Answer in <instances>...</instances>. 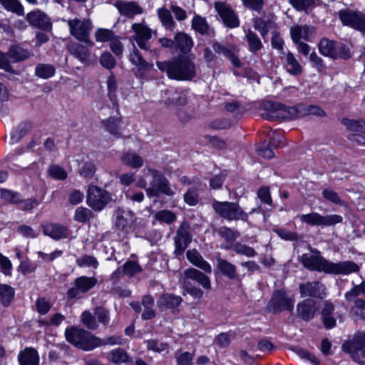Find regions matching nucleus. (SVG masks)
I'll list each match as a JSON object with an SVG mask.
<instances>
[{"label":"nucleus","mask_w":365,"mask_h":365,"mask_svg":"<svg viewBox=\"0 0 365 365\" xmlns=\"http://www.w3.org/2000/svg\"><path fill=\"white\" fill-rule=\"evenodd\" d=\"M302 264L312 271L322 272L329 274L348 275L358 272L359 266L352 261L333 262L318 255L303 254L301 257Z\"/></svg>","instance_id":"nucleus-1"},{"label":"nucleus","mask_w":365,"mask_h":365,"mask_svg":"<svg viewBox=\"0 0 365 365\" xmlns=\"http://www.w3.org/2000/svg\"><path fill=\"white\" fill-rule=\"evenodd\" d=\"M159 70L165 72L169 78L178 81H190L196 75L194 62L185 56H178L168 61H157Z\"/></svg>","instance_id":"nucleus-2"},{"label":"nucleus","mask_w":365,"mask_h":365,"mask_svg":"<svg viewBox=\"0 0 365 365\" xmlns=\"http://www.w3.org/2000/svg\"><path fill=\"white\" fill-rule=\"evenodd\" d=\"M146 177H150L149 186L147 187V181L143 178H140L135 182V185L140 188H145L148 197H157L162 193L168 196H173L175 192L170 186L168 179L163 174L155 169L148 168L145 174Z\"/></svg>","instance_id":"nucleus-3"},{"label":"nucleus","mask_w":365,"mask_h":365,"mask_svg":"<svg viewBox=\"0 0 365 365\" xmlns=\"http://www.w3.org/2000/svg\"><path fill=\"white\" fill-rule=\"evenodd\" d=\"M65 336L68 342L83 351H91L101 346L100 338L82 329L68 328Z\"/></svg>","instance_id":"nucleus-4"},{"label":"nucleus","mask_w":365,"mask_h":365,"mask_svg":"<svg viewBox=\"0 0 365 365\" xmlns=\"http://www.w3.org/2000/svg\"><path fill=\"white\" fill-rule=\"evenodd\" d=\"M212 207L220 217L229 220L247 221L250 214L258 212L257 209H252L249 213L245 212L239 204L233 202H220L214 200Z\"/></svg>","instance_id":"nucleus-5"},{"label":"nucleus","mask_w":365,"mask_h":365,"mask_svg":"<svg viewBox=\"0 0 365 365\" xmlns=\"http://www.w3.org/2000/svg\"><path fill=\"white\" fill-rule=\"evenodd\" d=\"M70 34L79 41L93 47V42L90 38L93 25L89 19L74 18L66 21Z\"/></svg>","instance_id":"nucleus-6"},{"label":"nucleus","mask_w":365,"mask_h":365,"mask_svg":"<svg viewBox=\"0 0 365 365\" xmlns=\"http://www.w3.org/2000/svg\"><path fill=\"white\" fill-rule=\"evenodd\" d=\"M342 349L349 354L354 361L365 365V362L360 361V357L365 358V332L356 333L351 340L342 344Z\"/></svg>","instance_id":"nucleus-7"},{"label":"nucleus","mask_w":365,"mask_h":365,"mask_svg":"<svg viewBox=\"0 0 365 365\" xmlns=\"http://www.w3.org/2000/svg\"><path fill=\"white\" fill-rule=\"evenodd\" d=\"M300 221L309 226H332L342 222L343 217L339 215H322L318 212L301 215Z\"/></svg>","instance_id":"nucleus-8"},{"label":"nucleus","mask_w":365,"mask_h":365,"mask_svg":"<svg viewBox=\"0 0 365 365\" xmlns=\"http://www.w3.org/2000/svg\"><path fill=\"white\" fill-rule=\"evenodd\" d=\"M293 309L294 299L289 298L282 291L274 292L267 306V311L272 313H278L284 310L292 311Z\"/></svg>","instance_id":"nucleus-9"},{"label":"nucleus","mask_w":365,"mask_h":365,"mask_svg":"<svg viewBox=\"0 0 365 365\" xmlns=\"http://www.w3.org/2000/svg\"><path fill=\"white\" fill-rule=\"evenodd\" d=\"M110 200L109 193L97 186H91L88 190V205L95 210H101Z\"/></svg>","instance_id":"nucleus-10"},{"label":"nucleus","mask_w":365,"mask_h":365,"mask_svg":"<svg viewBox=\"0 0 365 365\" xmlns=\"http://www.w3.org/2000/svg\"><path fill=\"white\" fill-rule=\"evenodd\" d=\"M98 282L96 277L81 276L74 281V286L67 291V297L70 299L80 298L92 289Z\"/></svg>","instance_id":"nucleus-11"},{"label":"nucleus","mask_w":365,"mask_h":365,"mask_svg":"<svg viewBox=\"0 0 365 365\" xmlns=\"http://www.w3.org/2000/svg\"><path fill=\"white\" fill-rule=\"evenodd\" d=\"M340 20L346 26H351L365 33V14L360 11L350 10L341 11L339 13Z\"/></svg>","instance_id":"nucleus-12"},{"label":"nucleus","mask_w":365,"mask_h":365,"mask_svg":"<svg viewBox=\"0 0 365 365\" xmlns=\"http://www.w3.org/2000/svg\"><path fill=\"white\" fill-rule=\"evenodd\" d=\"M342 123L350 131L354 132L349 136V140L357 145L365 144V121L355 120L348 118L342 120Z\"/></svg>","instance_id":"nucleus-13"},{"label":"nucleus","mask_w":365,"mask_h":365,"mask_svg":"<svg viewBox=\"0 0 365 365\" xmlns=\"http://www.w3.org/2000/svg\"><path fill=\"white\" fill-rule=\"evenodd\" d=\"M215 9L226 26L232 29L240 26L237 16L228 5L222 2H215Z\"/></svg>","instance_id":"nucleus-14"},{"label":"nucleus","mask_w":365,"mask_h":365,"mask_svg":"<svg viewBox=\"0 0 365 365\" xmlns=\"http://www.w3.org/2000/svg\"><path fill=\"white\" fill-rule=\"evenodd\" d=\"M191 242V235L188 225L183 222L177 232L175 238V254L181 255Z\"/></svg>","instance_id":"nucleus-15"},{"label":"nucleus","mask_w":365,"mask_h":365,"mask_svg":"<svg viewBox=\"0 0 365 365\" xmlns=\"http://www.w3.org/2000/svg\"><path fill=\"white\" fill-rule=\"evenodd\" d=\"M27 21L33 26L46 30L51 27L48 16L39 9H35L26 14Z\"/></svg>","instance_id":"nucleus-16"},{"label":"nucleus","mask_w":365,"mask_h":365,"mask_svg":"<svg viewBox=\"0 0 365 365\" xmlns=\"http://www.w3.org/2000/svg\"><path fill=\"white\" fill-rule=\"evenodd\" d=\"M317 311L316 302L314 299H307L297 306V316L304 321L311 320Z\"/></svg>","instance_id":"nucleus-17"},{"label":"nucleus","mask_w":365,"mask_h":365,"mask_svg":"<svg viewBox=\"0 0 365 365\" xmlns=\"http://www.w3.org/2000/svg\"><path fill=\"white\" fill-rule=\"evenodd\" d=\"M43 232L51 238L58 240L69 235L68 227L57 223H48L43 226Z\"/></svg>","instance_id":"nucleus-18"},{"label":"nucleus","mask_w":365,"mask_h":365,"mask_svg":"<svg viewBox=\"0 0 365 365\" xmlns=\"http://www.w3.org/2000/svg\"><path fill=\"white\" fill-rule=\"evenodd\" d=\"M115 6L122 15L128 18L132 19L135 15L141 14L143 12L142 7L134 1H117Z\"/></svg>","instance_id":"nucleus-19"},{"label":"nucleus","mask_w":365,"mask_h":365,"mask_svg":"<svg viewBox=\"0 0 365 365\" xmlns=\"http://www.w3.org/2000/svg\"><path fill=\"white\" fill-rule=\"evenodd\" d=\"M182 280H192L198 283L205 289H210L211 288V282L210 278L201 272L200 271L190 268L184 272V278Z\"/></svg>","instance_id":"nucleus-20"},{"label":"nucleus","mask_w":365,"mask_h":365,"mask_svg":"<svg viewBox=\"0 0 365 365\" xmlns=\"http://www.w3.org/2000/svg\"><path fill=\"white\" fill-rule=\"evenodd\" d=\"M300 293L302 297H323L325 295L324 286L318 282H308L299 286Z\"/></svg>","instance_id":"nucleus-21"},{"label":"nucleus","mask_w":365,"mask_h":365,"mask_svg":"<svg viewBox=\"0 0 365 365\" xmlns=\"http://www.w3.org/2000/svg\"><path fill=\"white\" fill-rule=\"evenodd\" d=\"M314 32V27L307 25H295L290 28L291 37L294 43H299L301 39L309 41Z\"/></svg>","instance_id":"nucleus-22"},{"label":"nucleus","mask_w":365,"mask_h":365,"mask_svg":"<svg viewBox=\"0 0 365 365\" xmlns=\"http://www.w3.org/2000/svg\"><path fill=\"white\" fill-rule=\"evenodd\" d=\"M282 59L284 68L290 75L299 76L302 73V66L291 52L284 53Z\"/></svg>","instance_id":"nucleus-23"},{"label":"nucleus","mask_w":365,"mask_h":365,"mask_svg":"<svg viewBox=\"0 0 365 365\" xmlns=\"http://www.w3.org/2000/svg\"><path fill=\"white\" fill-rule=\"evenodd\" d=\"M281 107L282 104L279 103L270 101L264 102L262 104V109L264 111H262L260 115L263 118L267 120L281 118Z\"/></svg>","instance_id":"nucleus-24"},{"label":"nucleus","mask_w":365,"mask_h":365,"mask_svg":"<svg viewBox=\"0 0 365 365\" xmlns=\"http://www.w3.org/2000/svg\"><path fill=\"white\" fill-rule=\"evenodd\" d=\"M19 365H38L40 361L37 351L33 348H25L18 355Z\"/></svg>","instance_id":"nucleus-25"},{"label":"nucleus","mask_w":365,"mask_h":365,"mask_svg":"<svg viewBox=\"0 0 365 365\" xmlns=\"http://www.w3.org/2000/svg\"><path fill=\"white\" fill-rule=\"evenodd\" d=\"M175 48L185 53L190 52L194 44L192 37L182 31L175 34Z\"/></svg>","instance_id":"nucleus-26"},{"label":"nucleus","mask_w":365,"mask_h":365,"mask_svg":"<svg viewBox=\"0 0 365 365\" xmlns=\"http://www.w3.org/2000/svg\"><path fill=\"white\" fill-rule=\"evenodd\" d=\"M115 226L120 230L130 226L135 221L134 214L130 210L118 209L115 212Z\"/></svg>","instance_id":"nucleus-27"},{"label":"nucleus","mask_w":365,"mask_h":365,"mask_svg":"<svg viewBox=\"0 0 365 365\" xmlns=\"http://www.w3.org/2000/svg\"><path fill=\"white\" fill-rule=\"evenodd\" d=\"M158 17L166 31H173L176 27V23L174 21L170 11L165 6L157 9Z\"/></svg>","instance_id":"nucleus-28"},{"label":"nucleus","mask_w":365,"mask_h":365,"mask_svg":"<svg viewBox=\"0 0 365 365\" xmlns=\"http://www.w3.org/2000/svg\"><path fill=\"white\" fill-rule=\"evenodd\" d=\"M187 258L192 264L204 270L205 272H212L210 264L203 259L197 251L195 250H188L187 252Z\"/></svg>","instance_id":"nucleus-29"},{"label":"nucleus","mask_w":365,"mask_h":365,"mask_svg":"<svg viewBox=\"0 0 365 365\" xmlns=\"http://www.w3.org/2000/svg\"><path fill=\"white\" fill-rule=\"evenodd\" d=\"M31 55L30 51L17 45L10 46L8 51V56L11 63L24 61L28 59Z\"/></svg>","instance_id":"nucleus-30"},{"label":"nucleus","mask_w":365,"mask_h":365,"mask_svg":"<svg viewBox=\"0 0 365 365\" xmlns=\"http://www.w3.org/2000/svg\"><path fill=\"white\" fill-rule=\"evenodd\" d=\"M90 47L81 44H74L69 48L70 53L82 63H88L90 59Z\"/></svg>","instance_id":"nucleus-31"},{"label":"nucleus","mask_w":365,"mask_h":365,"mask_svg":"<svg viewBox=\"0 0 365 365\" xmlns=\"http://www.w3.org/2000/svg\"><path fill=\"white\" fill-rule=\"evenodd\" d=\"M182 302V298L172 294H165L157 301L158 306L163 309H174Z\"/></svg>","instance_id":"nucleus-32"},{"label":"nucleus","mask_w":365,"mask_h":365,"mask_svg":"<svg viewBox=\"0 0 365 365\" xmlns=\"http://www.w3.org/2000/svg\"><path fill=\"white\" fill-rule=\"evenodd\" d=\"M298 357L304 362V365H319V360L310 351L302 348L294 346L292 348Z\"/></svg>","instance_id":"nucleus-33"},{"label":"nucleus","mask_w":365,"mask_h":365,"mask_svg":"<svg viewBox=\"0 0 365 365\" xmlns=\"http://www.w3.org/2000/svg\"><path fill=\"white\" fill-rule=\"evenodd\" d=\"M120 160L125 165L133 168H140L143 165V158L133 152L123 153L120 157Z\"/></svg>","instance_id":"nucleus-34"},{"label":"nucleus","mask_w":365,"mask_h":365,"mask_svg":"<svg viewBox=\"0 0 365 365\" xmlns=\"http://www.w3.org/2000/svg\"><path fill=\"white\" fill-rule=\"evenodd\" d=\"M0 4L7 11L20 16L24 15V7L19 0H0Z\"/></svg>","instance_id":"nucleus-35"},{"label":"nucleus","mask_w":365,"mask_h":365,"mask_svg":"<svg viewBox=\"0 0 365 365\" xmlns=\"http://www.w3.org/2000/svg\"><path fill=\"white\" fill-rule=\"evenodd\" d=\"M108 359L112 363L118 364L131 361V358L128 356L127 352L121 348L111 350L108 354Z\"/></svg>","instance_id":"nucleus-36"},{"label":"nucleus","mask_w":365,"mask_h":365,"mask_svg":"<svg viewBox=\"0 0 365 365\" xmlns=\"http://www.w3.org/2000/svg\"><path fill=\"white\" fill-rule=\"evenodd\" d=\"M319 50L322 55L333 58H335L338 55L334 42L327 38H323L320 41Z\"/></svg>","instance_id":"nucleus-37"},{"label":"nucleus","mask_w":365,"mask_h":365,"mask_svg":"<svg viewBox=\"0 0 365 365\" xmlns=\"http://www.w3.org/2000/svg\"><path fill=\"white\" fill-rule=\"evenodd\" d=\"M192 29L202 35L207 34L209 31L210 26L205 17L198 14H195L191 21Z\"/></svg>","instance_id":"nucleus-38"},{"label":"nucleus","mask_w":365,"mask_h":365,"mask_svg":"<svg viewBox=\"0 0 365 365\" xmlns=\"http://www.w3.org/2000/svg\"><path fill=\"white\" fill-rule=\"evenodd\" d=\"M217 267L220 272L229 279H235L237 277L236 267L228 261L217 258Z\"/></svg>","instance_id":"nucleus-39"},{"label":"nucleus","mask_w":365,"mask_h":365,"mask_svg":"<svg viewBox=\"0 0 365 365\" xmlns=\"http://www.w3.org/2000/svg\"><path fill=\"white\" fill-rule=\"evenodd\" d=\"M15 291L8 284H0V302L4 306H8L13 300Z\"/></svg>","instance_id":"nucleus-40"},{"label":"nucleus","mask_w":365,"mask_h":365,"mask_svg":"<svg viewBox=\"0 0 365 365\" xmlns=\"http://www.w3.org/2000/svg\"><path fill=\"white\" fill-rule=\"evenodd\" d=\"M245 37L251 53H256L262 48L261 40L254 31L249 30Z\"/></svg>","instance_id":"nucleus-41"},{"label":"nucleus","mask_w":365,"mask_h":365,"mask_svg":"<svg viewBox=\"0 0 365 365\" xmlns=\"http://www.w3.org/2000/svg\"><path fill=\"white\" fill-rule=\"evenodd\" d=\"M129 60L132 64L137 66L141 71L148 70L152 67V64L145 61L135 48L130 54Z\"/></svg>","instance_id":"nucleus-42"},{"label":"nucleus","mask_w":365,"mask_h":365,"mask_svg":"<svg viewBox=\"0 0 365 365\" xmlns=\"http://www.w3.org/2000/svg\"><path fill=\"white\" fill-rule=\"evenodd\" d=\"M302 108V104H299L296 106L292 107H287L286 106L282 104L281 107V118H302V113H301V108Z\"/></svg>","instance_id":"nucleus-43"},{"label":"nucleus","mask_w":365,"mask_h":365,"mask_svg":"<svg viewBox=\"0 0 365 365\" xmlns=\"http://www.w3.org/2000/svg\"><path fill=\"white\" fill-rule=\"evenodd\" d=\"M288 1L297 11L305 12H308L316 6L315 0H288Z\"/></svg>","instance_id":"nucleus-44"},{"label":"nucleus","mask_w":365,"mask_h":365,"mask_svg":"<svg viewBox=\"0 0 365 365\" xmlns=\"http://www.w3.org/2000/svg\"><path fill=\"white\" fill-rule=\"evenodd\" d=\"M48 175L57 180H64L68 177V173L65 169L58 165H51L48 168Z\"/></svg>","instance_id":"nucleus-45"},{"label":"nucleus","mask_w":365,"mask_h":365,"mask_svg":"<svg viewBox=\"0 0 365 365\" xmlns=\"http://www.w3.org/2000/svg\"><path fill=\"white\" fill-rule=\"evenodd\" d=\"M135 33V38L149 40L151 36V30L143 24H134L132 26Z\"/></svg>","instance_id":"nucleus-46"},{"label":"nucleus","mask_w":365,"mask_h":365,"mask_svg":"<svg viewBox=\"0 0 365 365\" xmlns=\"http://www.w3.org/2000/svg\"><path fill=\"white\" fill-rule=\"evenodd\" d=\"M301 113H302L303 117L307 115H315L317 117L326 116V113L323 110V109L317 105L302 104V108H301Z\"/></svg>","instance_id":"nucleus-47"},{"label":"nucleus","mask_w":365,"mask_h":365,"mask_svg":"<svg viewBox=\"0 0 365 365\" xmlns=\"http://www.w3.org/2000/svg\"><path fill=\"white\" fill-rule=\"evenodd\" d=\"M76 264L80 267H91L96 269L98 262L96 257L91 255H83L76 259Z\"/></svg>","instance_id":"nucleus-48"},{"label":"nucleus","mask_w":365,"mask_h":365,"mask_svg":"<svg viewBox=\"0 0 365 365\" xmlns=\"http://www.w3.org/2000/svg\"><path fill=\"white\" fill-rule=\"evenodd\" d=\"M55 73V68L48 64H39L36 68V74L42 78H48Z\"/></svg>","instance_id":"nucleus-49"},{"label":"nucleus","mask_w":365,"mask_h":365,"mask_svg":"<svg viewBox=\"0 0 365 365\" xmlns=\"http://www.w3.org/2000/svg\"><path fill=\"white\" fill-rule=\"evenodd\" d=\"M119 123H120V120L118 118H110L107 120H104L102 121V123H103L105 129L108 132H109L110 134H112L116 137L119 136V132H118Z\"/></svg>","instance_id":"nucleus-50"},{"label":"nucleus","mask_w":365,"mask_h":365,"mask_svg":"<svg viewBox=\"0 0 365 365\" xmlns=\"http://www.w3.org/2000/svg\"><path fill=\"white\" fill-rule=\"evenodd\" d=\"M95 38L98 42H107L111 41L115 36L114 33L109 29H98L95 31Z\"/></svg>","instance_id":"nucleus-51"},{"label":"nucleus","mask_w":365,"mask_h":365,"mask_svg":"<svg viewBox=\"0 0 365 365\" xmlns=\"http://www.w3.org/2000/svg\"><path fill=\"white\" fill-rule=\"evenodd\" d=\"M223 56L230 60L235 67H241L242 63L238 57V49L236 47H227Z\"/></svg>","instance_id":"nucleus-52"},{"label":"nucleus","mask_w":365,"mask_h":365,"mask_svg":"<svg viewBox=\"0 0 365 365\" xmlns=\"http://www.w3.org/2000/svg\"><path fill=\"white\" fill-rule=\"evenodd\" d=\"M91 211L86 207H78L74 213V220L78 222L85 223L88 221L91 217Z\"/></svg>","instance_id":"nucleus-53"},{"label":"nucleus","mask_w":365,"mask_h":365,"mask_svg":"<svg viewBox=\"0 0 365 365\" xmlns=\"http://www.w3.org/2000/svg\"><path fill=\"white\" fill-rule=\"evenodd\" d=\"M184 290L195 298L200 299L203 296V292L199 287L192 286L188 280H182Z\"/></svg>","instance_id":"nucleus-54"},{"label":"nucleus","mask_w":365,"mask_h":365,"mask_svg":"<svg viewBox=\"0 0 365 365\" xmlns=\"http://www.w3.org/2000/svg\"><path fill=\"white\" fill-rule=\"evenodd\" d=\"M361 294H365V281H363L361 284L354 286L350 291L344 294L346 301H351Z\"/></svg>","instance_id":"nucleus-55"},{"label":"nucleus","mask_w":365,"mask_h":365,"mask_svg":"<svg viewBox=\"0 0 365 365\" xmlns=\"http://www.w3.org/2000/svg\"><path fill=\"white\" fill-rule=\"evenodd\" d=\"M81 321L89 329L95 330L98 327L95 317L88 311H85L82 313Z\"/></svg>","instance_id":"nucleus-56"},{"label":"nucleus","mask_w":365,"mask_h":365,"mask_svg":"<svg viewBox=\"0 0 365 365\" xmlns=\"http://www.w3.org/2000/svg\"><path fill=\"white\" fill-rule=\"evenodd\" d=\"M232 249L237 254L243 255L248 257H254L256 254L252 247L239 242L235 244Z\"/></svg>","instance_id":"nucleus-57"},{"label":"nucleus","mask_w":365,"mask_h":365,"mask_svg":"<svg viewBox=\"0 0 365 365\" xmlns=\"http://www.w3.org/2000/svg\"><path fill=\"white\" fill-rule=\"evenodd\" d=\"M185 202L190 205L194 206L198 203V191L195 187H191L184 194Z\"/></svg>","instance_id":"nucleus-58"},{"label":"nucleus","mask_w":365,"mask_h":365,"mask_svg":"<svg viewBox=\"0 0 365 365\" xmlns=\"http://www.w3.org/2000/svg\"><path fill=\"white\" fill-rule=\"evenodd\" d=\"M18 233L26 238H36L39 235V231L30 226L23 225L18 227Z\"/></svg>","instance_id":"nucleus-59"},{"label":"nucleus","mask_w":365,"mask_h":365,"mask_svg":"<svg viewBox=\"0 0 365 365\" xmlns=\"http://www.w3.org/2000/svg\"><path fill=\"white\" fill-rule=\"evenodd\" d=\"M155 217L157 220L170 224L176 220L175 215L170 210H160L158 212Z\"/></svg>","instance_id":"nucleus-60"},{"label":"nucleus","mask_w":365,"mask_h":365,"mask_svg":"<svg viewBox=\"0 0 365 365\" xmlns=\"http://www.w3.org/2000/svg\"><path fill=\"white\" fill-rule=\"evenodd\" d=\"M322 196L327 200L336 205H342L343 201L341 200L339 195L330 188H326L322 191Z\"/></svg>","instance_id":"nucleus-61"},{"label":"nucleus","mask_w":365,"mask_h":365,"mask_svg":"<svg viewBox=\"0 0 365 365\" xmlns=\"http://www.w3.org/2000/svg\"><path fill=\"white\" fill-rule=\"evenodd\" d=\"M38 267L36 262L29 260L23 261L20 263L19 269L24 275L34 273Z\"/></svg>","instance_id":"nucleus-62"},{"label":"nucleus","mask_w":365,"mask_h":365,"mask_svg":"<svg viewBox=\"0 0 365 365\" xmlns=\"http://www.w3.org/2000/svg\"><path fill=\"white\" fill-rule=\"evenodd\" d=\"M140 272H141V268L136 262L129 261L125 263L123 266L124 274L129 277H132Z\"/></svg>","instance_id":"nucleus-63"},{"label":"nucleus","mask_w":365,"mask_h":365,"mask_svg":"<svg viewBox=\"0 0 365 365\" xmlns=\"http://www.w3.org/2000/svg\"><path fill=\"white\" fill-rule=\"evenodd\" d=\"M219 234L228 241L235 240L240 236V233L237 231L227 227H220Z\"/></svg>","instance_id":"nucleus-64"}]
</instances>
